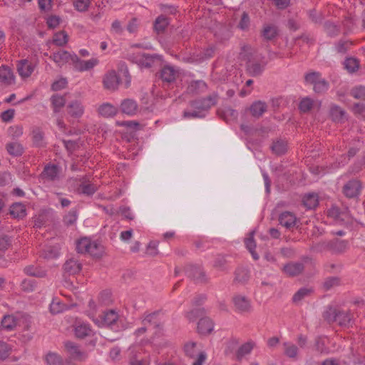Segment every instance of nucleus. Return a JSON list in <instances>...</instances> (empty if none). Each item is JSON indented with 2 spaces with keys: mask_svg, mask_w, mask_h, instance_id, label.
I'll return each instance as SVG.
<instances>
[{
  "mask_svg": "<svg viewBox=\"0 0 365 365\" xmlns=\"http://www.w3.org/2000/svg\"><path fill=\"white\" fill-rule=\"evenodd\" d=\"M351 95L356 99L365 101V87L360 86L351 90Z\"/></svg>",
  "mask_w": 365,
  "mask_h": 365,
  "instance_id": "nucleus-59",
  "label": "nucleus"
},
{
  "mask_svg": "<svg viewBox=\"0 0 365 365\" xmlns=\"http://www.w3.org/2000/svg\"><path fill=\"white\" fill-rule=\"evenodd\" d=\"M45 361L48 365H60L63 363L61 356L54 352H48L45 356Z\"/></svg>",
  "mask_w": 365,
  "mask_h": 365,
  "instance_id": "nucleus-50",
  "label": "nucleus"
},
{
  "mask_svg": "<svg viewBox=\"0 0 365 365\" xmlns=\"http://www.w3.org/2000/svg\"><path fill=\"white\" fill-rule=\"evenodd\" d=\"M77 220V212L75 210H71L63 217V222L66 225L70 226L73 225Z\"/></svg>",
  "mask_w": 365,
  "mask_h": 365,
  "instance_id": "nucleus-62",
  "label": "nucleus"
},
{
  "mask_svg": "<svg viewBox=\"0 0 365 365\" xmlns=\"http://www.w3.org/2000/svg\"><path fill=\"white\" fill-rule=\"evenodd\" d=\"M261 35L266 41H272L279 35L278 27L274 24H264Z\"/></svg>",
  "mask_w": 365,
  "mask_h": 365,
  "instance_id": "nucleus-22",
  "label": "nucleus"
},
{
  "mask_svg": "<svg viewBox=\"0 0 365 365\" xmlns=\"http://www.w3.org/2000/svg\"><path fill=\"white\" fill-rule=\"evenodd\" d=\"M344 66L349 73H354L359 69V63L356 58H348L344 61Z\"/></svg>",
  "mask_w": 365,
  "mask_h": 365,
  "instance_id": "nucleus-52",
  "label": "nucleus"
},
{
  "mask_svg": "<svg viewBox=\"0 0 365 365\" xmlns=\"http://www.w3.org/2000/svg\"><path fill=\"white\" fill-rule=\"evenodd\" d=\"M160 314V311L145 314L143 319V324L145 326L153 325L155 328L160 329L163 327V322L159 317Z\"/></svg>",
  "mask_w": 365,
  "mask_h": 365,
  "instance_id": "nucleus-13",
  "label": "nucleus"
},
{
  "mask_svg": "<svg viewBox=\"0 0 365 365\" xmlns=\"http://www.w3.org/2000/svg\"><path fill=\"white\" fill-rule=\"evenodd\" d=\"M337 310L338 309L332 307H327L323 313V318L329 324L336 322Z\"/></svg>",
  "mask_w": 365,
  "mask_h": 365,
  "instance_id": "nucleus-49",
  "label": "nucleus"
},
{
  "mask_svg": "<svg viewBox=\"0 0 365 365\" xmlns=\"http://www.w3.org/2000/svg\"><path fill=\"white\" fill-rule=\"evenodd\" d=\"M362 188L361 182L357 179L347 182L342 188V192L348 198H357Z\"/></svg>",
  "mask_w": 365,
  "mask_h": 365,
  "instance_id": "nucleus-5",
  "label": "nucleus"
},
{
  "mask_svg": "<svg viewBox=\"0 0 365 365\" xmlns=\"http://www.w3.org/2000/svg\"><path fill=\"white\" fill-rule=\"evenodd\" d=\"M304 78L306 82L314 86L320 79V73L316 71L310 72L305 75Z\"/></svg>",
  "mask_w": 365,
  "mask_h": 365,
  "instance_id": "nucleus-63",
  "label": "nucleus"
},
{
  "mask_svg": "<svg viewBox=\"0 0 365 365\" xmlns=\"http://www.w3.org/2000/svg\"><path fill=\"white\" fill-rule=\"evenodd\" d=\"M205 313V310L204 308H196V309H193L190 312H187L186 317L189 321L193 322L197 317L204 315Z\"/></svg>",
  "mask_w": 365,
  "mask_h": 365,
  "instance_id": "nucleus-58",
  "label": "nucleus"
},
{
  "mask_svg": "<svg viewBox=\"0 0 365 365\" xmlns=\"http://www.w3.org/2000/svg\"><path fill=\"white\" fill-rule=\"evenodd\" d=\"M92 245V241L87 237L81 238L78 241L76 250L78 253H88Z\"/></svg>",
  "mask_w": 365,
  "mask_h": 365,
  "instance_id": "nucleus-41",
  "label": "nucleus"
},
{
  "mask_svg": "<svg viewBox=\"0 0 365 365\" xmlns=\"http://www.w3.org/2000/svg\"><path fill=\"white\" fill-rule=\"evenodd\" d=\"M284 354L289 358H295L297 355L298 348L293 344L285 342L284 343Z\"/></svg>",
  "mask_w": 365,
  "mask_h": 365,
  "instance_id": "nucleus-53",
  "label": "nucleus"
},
{
  "mask_svg": "<svg viewBox=\"0 0 365 365\" xmlns=\"http://www.w3.org/2000/svg\"><path fill=\"white\" fill-rule=\"evenodd\" d=\"M252 50L250 45L245 44L241 48L240 56L243 60L247 61L246 68L247 73L254 77L259 76L264 71L265 63L252 61L250 58Z\"/></svg>",
  "mask_w": 365,
  "mask_h": 365,
  "instance_id": "nucleus-1",
  "label": "nucleus"
},
{
  "mask_svg": "<svg viewBox=\"0 0 365 365\" xmlns=\"http://www.w3.org/2000/svg\"><path fill=\"white\" fill-rule=\"evenodd\" d=\"M250 278L249 270L245 267H238L235 272L234 282L245 284Z\"/></svg>",
  "mask_w": 365,
  "mask_h": 365,
  "instance_id": "nucleus-32",
  "label": "nucleus"
},
{
  "mask_svg": "<svg viewBox=\"0 0 365 365\" xmlns=\"http://www.w3.org/2000/svg\"><path fill=\"white\" fill-rule=\"evenodd\" d=\"M255 346V343L252 341H248L243 344L236 353V358L237 361H241L243 356L249 354Z\"/></svg>",
  "mask_w": 365,
  "mask_h": 365,
  "instance_id": "nucleus-37",
  "label": "nucleus"
},
{
  "mask_svg": "<svg viewBox=\"0 0 365 365\" xmlns=\"http://www.w3.org/2000/svg\"><path fill=\"white\" fill-rule=\"evenodd\" d=\"M65 350L69 356L70 359H74L79 361H85L88 357V354L82 351L79 346L74 342L66 341L64 342Z\"/></svg>",
  "mask_w": 365,
  "mask_h": 365,
  "instance_id": "nucleus-4",
  "label": "nucleus"
},
{
  "mask_svg": "<svg viewBox=\"0 0 365 365\" xmlns=\"http://www.w3.org/2000/svg\"><path fill=\"white\" fill-rule=\"evenodd\" d=\"M44 133L41 128L36 127L32 130L33 143L36 147L43 146Z\"/></svg>",
  "mask_w": 365,
  "mask_h": 365,
  "instance_id": "nucleus-38",
  "label": "nucleus"
},
{
  "mask_svg": "<svg viewBox=\"0 0 365 365\" xmlns=\"http://www.w3.org/2000/svg\"><path fill=\"white\" fill-rule=\"evenodd\" d=\"M138 106L135 101L130 98L123 100L120 104V110L128 115H134L138 111Z\"/></svg>",
  "mask_w": 365,
  "mask_h": 365,
  "instance_id": "nucleus-16",
  "label": "nucleus"
},
{
  "mask_svg": "<svg viewBox=\"0 0 365 365\" xmlns=\"http://www.w3.org/2000/svg\"><path fill=\"white\" fill-rule=\"evenodd\" d=\"M73 56V55H71L69 52L66 51L59 50L57 52H53L49 58L52 59L58 66H62L68 62V61H71L72 62Z\"/></svg>",
  "mask_w": 365,
  "mask_h": 365,
  "instance_id": "nucleus-15",
  "label": "nucleus"
},
{
  "mask_svg": "<svg viewBox=\"0 0 365 365\" xmlns=\"http://www.w3.org/2000/svg\"><path fill=\"white\" fill-rule=\"evenodd\" d=\"M207 83L202 80L192 81L187 88V92L190 94H199L206 91Z\"/></svg>",
  "mask_w": 365,
  "mask_h": 365,
  "instance_id": "nucleus-25",
  "label": "nucleus"
},
{
  "mask_svg": "<svg viewBox=\"0 0 365 365\" xmlns=\"http://www.w3.org/2000/svg\"><path fill=\"white\" fill-rule=\"evenodd\" d=\"M72 63L76 71L83 72L92 69L98 63V60L97 58H91L88 61H83L74 54L72 58Z\"/></svg>",
  "mask_w": 365,
  "mask_h": 365,
  "instance_id": "nucleus-8",
  "label": "nucleus"
},
{
  "mask_svg": "<svg viewBox=\"0 0 365 365\" xmlns=\"http://www.w3.org/2000/svg\"><path fill=\"white\" fill-rule=\"evenodd\" d=\"M271 150L277 155H283L287 150V143L283 140H277L272 143Z\"/></svg>",
  "mask_w": 365,
  "mask_h": 365,
  "instance_id": "nucleus-36",
  "label": "nucleus"
},
{
  "mask_svg": "<svg viewBox=\"0 0 365 365\" xmlns=\"http://www.w3.org/2000/svg\"><path fill=\"white\" fill-rule=\"evenodd\" d=\"M17 71L22 77H29L33 72V67L27 60H22L17 66Z\"/></svg>",
  "mask_w": 365,
  "mask_h": 365,
  "instance_id": "nucleus-35",
  "label": "nucleus"
},
{
  "mask_svg": "<svg viewBox=\"0 0 365 365\" xmlns=\"http://www.w3.org/2000/svg\"><path fill=\"white\" fill-rule=\"evenodd\" d=\"M58 173L59 169L57 165L48 164L44 167L41 175L43 179L53 181L58 178Z\"/></svg>",
  "mask_w": 365,
  "mask_h": 365,
  "instance_id": "nucleus-19",
  "label": "nucleus"
},
{
  "mask_svg": "<svg viewBox=\"0 0 365 365\" xmlns=\"http://www.w3.org/2000/svg\"><path fill=\"white\" fill-rule=\"evenodd\" d=\"M328 250L332 251L334 253L344 252L348 247V242L346 240H341L339 239H334L328 242Z\"/></svg>",
  "mask_w": 365,
  "mask_h": 365,
  "instance_id": "nucleus-27",
  "label": "nucleus"
},
{
  "mask_svg": "<svg viewBox=\"0 0 365 365\" xmlns=\"http://www.w3.org/2000/svg\"><path fill=\"white\" fill-rule=\"evenodd\" d=\"M130 365H150L149 360L140 358L133 349H130Z\"/></svg>",
  "mask_w": 365,
  "mask_h": 365,
  "instance_id": "nucleus-51",
  "label": "nucleus"
},
{
  "mask_svg": "<svg viewBox=\"0 0 365 365\" xmlns=\"http://www.w3.org/2000/svg\"><path fill=\"white\" fill-rule=\"evenodd\" d=\"M178 71L173 66L165 65L157 73V76L163 82L168 84L175 81L178 76Z\"/></svg>",
  "mask_w": 365,
  "mask_h": 365,
  "instance_id": "nucleus-7",
  "label": "nucleus"
},
{
  "mask_svg": "<svg viewBox=\"0 0 365 365\" xmlns=\"http://www.w3.org/2000/svg\"><path fill=\"white\" fill-rule=\"evenodd\" d=\"M24 272L29 275L36 277H43L46 276V272L38 267L34 265L26 266L24 268Z\"/></svg>",
  "mask_w": 365,
  "mask_h": 365,
  "instance_id": "nucleus-48",
  "label": "nucleus"
},
{
  "mask_svg": "<svg viewBox=\"0 0 365 365\" xmlns=\"http://www.w3.org/2000/svg\"><path fill=\"white\" fill-rule=\"evenodd\" d=\"M68 41V36L64 31H61L54 34L53 43L58 46H65Z\"/></svg>",
  "mask_w": 365,
  "mask_h": 365,
  "instance_id": "nucleus-46",
  "label": "nucleus"
},
{
  "mask_svg": "<svg viewBox=\"0 0 365 365\" xmlns=\"http://www.w3.org/2000/svg\"><path fill=\"white\" fill-rule=\"evenodd\" d=\"M80 181L81 184L78 188L79 192L89 196L93 195L97 191L98 186L89 182L85 177L82 178Z\"/></svg>",
  "mask_w": 365,
  "mask_h": 365,
  "instance_id": "nucleus-23",
  "label": "nucleus"
},
{
  "mask_svg": "<svg viewBox=\"0 0 365 365\" xmlns=\"http://www.w3.org/2000/svg\"><path fill=\"white\" fill-rule=\"evenodd\" d=\"M353 321V315L349 310L338 309L336 322L341 327H349Z\"/></svg>",
  "mask_w": 365,
  "mask_h": 365,
  "instance_id": "nucleus-20",
  "label": "nucleus"
},
{
  "mask_svg": "<svg viewBox=\"0 0 365 365\" xmlns=\"http://www.w3.org/2000/svg\"><path fill=\"white\" fill-rule=\"evenodd\" d=\"M51 101L55 113L59 112L60 109L63 108L66 103L64 96L58 94L53 95L51 98Z\"/></svg>",
  "mask_w": 365,
  "mask_h": 365,
  "instance_id": "nucleus-43",
  "label": "nucleus"
},
{
  "mask_svg": "<svg viewBox=\"0 0 365 365\" xmlns=\"http://www.w3.org/2000/svg\"><path fill=\"white\" fill-rule=\"evenodd\" d=\"M232 302L235 311L239 313H247L252 309L251 302L245 296L235 295L232 297Z\"/></svg>",
  "mask_w": 365,
  "mask_h": 365,
  "instance_id": "nucleus-9",
  "label": "nucleus"
},
{
  "mask_svg": "<svg viewBox=\"0 0 365 365\" xmlns=\"http://www.w3.org/2000/svg\"><path fill=\"white\" fill-rule=\"evenodd\" d=\"M68 113L73 118H81L84 113V108L79 101H73L67 106Z\"/></svg>",
  "mask_w": 365,
  "mask_h": 365,
  "instance_id": "nucleus-14",
  "label": "nucleus"
},
{
  "mask_svg": "<svg viewBox=\"0 0 365 365\" xmlns=\"http://www.w3.org/2000/svg\"><path fill=\"white\" fill-rule=\"evenodd\" d=\"M138 63L145 68H151L155 65L161 64L162 56L154 53H143L139 56Z\"/></svg>",
  "mask_w": 365,
  "mask_h": 365,
  "instance_id": "nucleus-10",
  "label": "nucleus"
},
{
  "mask_svg": "<svg viewBox=\"0 0 365 365\" xmlns=\"http://www.w3.org/2000/svg\"><path fill=\"white\" fill-rule=\"evenodd\" d=\"M340 284V278L338 277H330L325 279L324 282V288L329 290L334 287Z\"/></svg>",
  "mask_w": 365,
  "mask_h": 365,
  "instance_id": "nucleus-57",
  "label": "nucleus"
},
{
  "mask_svg": "<svg viewBox=\"0 0 365 365\" xmlns=\"http://www.w3.org/2000/svg\"><path fill=\"white\" fill-rule=\"evenodd\" d=\"M330 115L335 122H341L345 117V111L336 105H332L330 108Z\"/></svg>",
  "mask_w": 365,
  "mask_h": 365,
  "instance_id": "nucleus-39",
  "label": "nucleus"
},
{
  "mask_svg": "<svg viewBox=\"0 0 365 365\" xmlns=\"http://www.w3.org/2000/svg\"><path fill=\"white\" fill-rule=\"evenodd\" d=\"M303 205L308 209H313L318 205V196L315 194H307L302 200Z\"/></svg>",
  "mask_w": 365,
  "mask_h": 365,
  "instance_id": "nucleus-44",
  "label": "nucleus"
},
{
  "mask_svg": "<svg viewBox=\"0 0 365 365\" xmlns=\"http://www.w3.org/2000/svg\"><path fill=\"white\" fill-rule=\"evenodd\" d=\"M119 84V78L115 71H112L108 73L103 78V85L106 89L114 91Z\"/></svg>",
  "mask_w": 365,
  "mask_h": 365,
  "instance_id": "nucleus-17",
  "label": "nucleus"
},
{
  "mask_svg": "<svg viewBox=\"0 0 365 365\" xmlns=\"http://www.w3.org/2000/svg\"><path fill=\"white\" fill-rule=\"evenodd\" d=\"M227 262L225 256L218 255L215 259L214 267L219 270L225 271Z\"/></svg>",
  "mask_w": 365,
  "mask_h": 365,
  "instance_id": "nucleus-61",
  "label": "nucleus"
},
{
  "mask_svg": "<svg viewBox=\"0 0 365 365\" xmlns=\"http://www.w3.org/2000/svg\"><path fill=\"white\" fill-rule=\"evenodd\" d=\"M168 24V19L163 15H160L155 21L154 29L158 33H161L165 30Z\"/></svg>",
  "mask_w": 365,
  "mask_h": 365,
  "instance_id": "nucleus-45",
  "label": "nucleus"
},
{
  "mask_svg": "<svg viewBox=\"0 0 365 365\" xmlns=\"http://www.w3.org/2000/svg\"><path fill=\"white\" fill-rule=\"evenodd\" d=\"M278 220L279 224L287 229H291L295 227L297 223V218L295 215L288 211L282 212L279 215Z\"/></svg>",
  "mask_w": 365,
  "mask_h": 365,
  "instance_id": "nucleus-12",
  "label": "nucleus"
},
{
  "mask_svg": "<svg viewBox=\"0 0 365 365\" xmlns=\"http://www.w3.org/2000/svg\"><path fill=\"white\" fill-rule=\"evenodd\" d=\"M103 252V247L96 241H92L89 255L95 257H100Z\"/></svg>",
  "mask_w": 365,
  "mask_h": 365,
  "instance_id": "nucleus-54",
  "label": "nucleus"
},
{
  "mask_svg": "<svg viewBox=\"0 0 365 365\" xmlns=\"http://www.w3.org/2000/svg\"><path fill=\"white\" fill-rule=\"evenodd\" d=\"M214 323L209 317L201 318L197 323V331L200 334L206 335L213 331Z\"/></svg>",
  "mask_w": 365,
  "mask_h": 365,
  "instance_id": "nucleus-18",
  "label": "nucleus"
},
{
  "mask_svg": "<svg viewBox=\"0 0 365 365\" xmlns=\"http://www.w3.org/2000/svg\"><path fill=\"white\" fill-rule=\"evenodd\" d=\"M267 110V106L265 102L257 101L252 103L249 110L254 118H259Z\"/></svg>",
  "mask_w": 365,
  "mask_h": 365,
  "instance_id": "nucleus-21",
  "label": "nucleus"
},
{
  "mask_svg": "<svg viewBox=\"0 0 365 365\" xmlns=\"http://www.w3.org/2000/svg\"><path fill=\"white\" fill-rule=\"evenodd\" d=\"M90 4V0H74L73 6L80 12L87 11Z\"/></svg>",
  "mask_w": 365,
  "mask_h": 365,
  "instance_id": "nucleus-60",
  "label": "nucleus"
},
{
  "mask_svg": "<svg viewBox=\"0 0 365 365\" xmlns=\"http://www.w3.org/2000/svg\"><path fill=\"white\" fill-rule=\"evenodd\" d=\"M9 213L14 218H23L26 215V207L22 203H14L10 207Z\"/></svg>",
  "mask_w": 365,
  "mask_h": 365,
  "instance_id": "nucleus-31",
  "label": "nucleus"
},
{
  "mask_svg": "<svg viewBox=\"0 0 365 365\" xmlns=\"http://www.w3.org/2000/svg\"><path fill=\"white\" fill-rule=\"evenodd\" d=\"M328 215L336 219L341 217V215L349 216L351 218H355L354 214L352 213L347 207H344L343 210H340L337 207H332L328 211Z\"/></svg>",
  "mask_w": 365,
  "mask_h": 365,
  "instance_id": "nucleus-34",
  "label": "nucleus"
},
{
  "mask_svg": "<svg viewBox=\"0 0 365 365\" xmlns=\"http://www.w3.org/2000/svg\"><path fill=\"white\" fill-rule=\"evenodd\" d=\"M17 325L16 319L12 315H6L1 320V326L6 331L13 330Z\"/></svg>",
  "mask_w": 365,
  "mask_h": 365,
  "instance_id": "nucleus-40",
  "label": "nucleus"
},
{
  "mask_svg": "<svg viewBox=\"0 0 365 365\" xmlns=\"http://www.w3.org/2000/svg\"><path fill=\"white\" fill-rule=\"evenodd\" d=\"M329 88V83L325 79H319L314 85V91L318 93H323Z\"/></svg>",
  "mask_w": 365,
  "mask_h": 365,
  "instance_id": "nucleus-56",
  "label": "nucleus"
},
{
  "mask_svg": "<svg viewBox=\"0 0 365 365\" xmlns=\"http://www.w3.org/2000/svg\"><path fill=\"white\" fill-rule=\"evenodd\" d=\"M98 112L104 118H110L117 114L118 108L109 103H105L98 107Z\"/></svg>",
  "mask_w": 365,
  "mask_h": 365,
  "instance_id": "nucleus-28",
  "label": "nucleus"
},
{
  "mask_svg": "<svg viewBox=\"0 0 365 365\" xmlns=\"http://www.w3.org/2000/svg\"><path fill=\"white\" fill-rule=\"evenodd\" d=\"M14 81V74L9 67L1 66L0 67V83L4 85H11Z\"/></svg>",
  "mask_w": 365,
  "mask_h": 365,
  "instance_id": "nucleus-29",
  "label": "nucleus"
},
{
  "mask_svg": "<svg viewBox=\"0 0 365 365\" xmlns=\"http://www.w3.org/2000/svg\"><path fill=\"white\" fill-rule=\"evenodd\" d=\"M314 290L310 287H302L299 289L293 296L292 301L294 303L297 304L302 302L305 298L309 297L313 293Z\"/></svg>",
  "mask_w": 365,
  "mask_h": 365,
  "instance_id": "nucleus-33",
  "label": "nucleus"
},
{
  "mask_svg": "<svg viewBox=\"0 0 365 365\" xmlns=\"http://www.w3.org/2000/svg\"><path fill=\"white\" fill-rule=\"evenodd\" d=\"M75 336L78 339H84L93 334L91 327L86 324H79L74 329Z\"/></svg>",
  "mask_w": 365,
  "mask_h": 365,
  "instance_id": "nucleus-30",
  "label": "nucleus"
},
{
  "mask_svg": "<svg viewBox=\"0 0 365 365\" xmlns=\"http://www.w3.org/2000/svg\"><path fill=\"white\" fill-rule=\"evenodd\" d=\"M6 150L13 156H20L24 152L22 145L16 142L8 143L6 145Z\"/></svg>",
  "mask_w": 365,
  "mask_h": 365,
  "instance_id": "nucleus-47",
  "label": "nucleus"
},
{
  "mask_svg": "<svg viewBox=\"0 0 365 365\" xmlns=\"http://www.w3.org/2000/svg\"><path fill=\"white\" fill-rule=\"evenodd\" d=\"M183 351L186 356L196 360L192 365H202L206 359V354L204 351H198L197 344L194 341H188L184 344Z\"/></svg>",
  "mask_w": 365,
  "mask_h": 365,
  "instance_id": "nucleus-3",
  "label": "nucleus"
},
{
  "mask_svg": "<svg viewBox=\"0 0 365 365\" xmlns=\"http://www.w3.org/2000/svg\"><path fill=\"white\" fill-rule=\"evenodd\" d=\"M314 101L309 98H303L299 105V109L301 112L307 113L313 107Z\"/></svg>",
  "mask_w": 365,
  "mask_h": 365,
  "instance_id": "nucleus-55",
  "label": "nucleus"
},
{
  "mask_svg": "<svg viewBox=\"0 0 365 365\" xmlns=\"http://www.w3.org/2000/svg\"><path fill=\"white\" fill-rule=\"evenodd\" d=\"M118 319V314L115 310H108L107 312H105L102 315L101 324H99V326L111 327L117 322Z\"/></svg>",
  "mask_w": 365,
  "mask_h": 365,
  "instance_id": "nucleus-26",
  "label": "nucleus"
},
{
  "mask_svg": "<svg viewBox=\"0 0 365 365\" xmlns=\"http://www.w3.org/2000/svg\"><path fill=\"white\" fill-rule=\"evenodd\" d=\"M282 272L289 277H294L301 274L304 270V265L299 262H290L284 264Z\"/></svg>",
  "mask_w": 365,
  "mask_h": 365,
  "instance_id": "nucleus-11",
  "label": "nucleus"
},
{
  "mask_svg": "<svg viewBox=\"0 0 365 365\" xmlns=\"http://www.w3.org/2000/svg\"><path fill=\"white\" fill-rule=\"evenodd\" d=\"M250 17L247 13L243 12L237 26L241 30H247L250 26Z\"/></svg>",
  "mask_w": 365,
  "mask_h": 365,
  "instance_id": "nucleus-64",
  "label": "nucleus"
},
{
  "mask_svg": "<svg viewBox=\"0 0 365 365\" xmlns=\"http://www.w3.org/2000/svg\"><path fill=\"white\" fill-rule=\"evenodd\" d=\"M186 275L197 283H205L207 279L203 269L200 266L187 265L185 268Z\"/></svg>",
  "mask_w": 365,
  "mask_h": 365,
  "instance_id": "nucleus-6",
  "label": "nucleus"
},
{
  "mask_svg": "<svg viewBox=\"0 0 365 365\" xmlns=\"http://www.w3.org/2000/svg\"><path fill=\"white\" fill-rule=\"evenodd\" d=\"M218 95L215 93L202 98H197L190 102L192 108L198 110L202 113L207 111L212 106L216 105Z\"/></svg>",
  "mask_w": 365,
  "mask_h": 365,
  "instance_id": "nucleus-2",
  "label": "nucleus"
},
{
  "mask_svg": "<svg viewBox=\"0 0 365 365\" xmlns=\"http://www.w3.org/2000/svg\"><path fill=\"white\" fill-rule=\"evenodd\" d=\"M92 245V241L87 237L81 238L78 241L76 250L78 253H88Z\"/></svg>",
  "mask_w": 365,
  "mask_h": 365,
  "instance_id": "nucleus-42",
  "label": "nucleus"
},
{
  "mask_svg": "<svg viewBox=\"0 0 365 365\" xmlns=\"http://www.w3.org/2000/svg\"><path fill=\"white\" fill-rule=\"evenodd\" d=\"M81 264L76 259L71 258L66 261L63 264V269L68 274H76L81 270Z\"/></svg>",
  "mask_w": 365,
  "mask_h": 365,
  "instance_id": "nucleus-24",
  "label": "nucleus"
}]
</instances>
